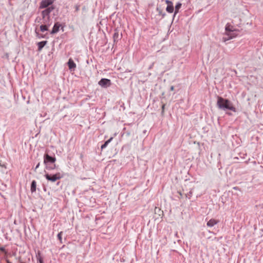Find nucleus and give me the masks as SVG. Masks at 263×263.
I'll list each match as a JSON object with an SVG mask.
<instances>
[{
	"label": "nucleus",
	"instance_id": "obj_26",
	"mask_svg": "<svg viewBox=\"0 0 263 263\" xmlns=\"http://www.w3.org/2000/svg\"><path fill=\"white\" fill-rule=\"evenodd\" d=\"M40 165V163L39 162V163H37V164L36 165V166H35V169H34V171H36V169H37V168H39V167Z\"/></svg>",
	"mask_w": 263,
	"mask_h": 263
},
{
	"label": "nucleus",
	"instance_id": "obj_20",
	"mask_svg": "<svg viewBox=\"0 0 263 263\" xmlns=\"http://www.w3.org/2000/svg\"><path fill=\"white\" fill-rule=\"evenodd\" d=\"M37 260L39 263H43V260L42 257L40 256V253H38V256H37Z\"/></svg>",
	"mask_w": 263,
	"mask_h": 263
},
{
	"label": "nucleus",
	"instance_id": "obj_3",
	"mask_svg": "<svg viewBox=\"0 0 263 263\" xmlns=\"http://www.w3.org/2000/svg\"><path fill=\"white\" fill-rule=\"evenodd\" d=\"M45 178L49 181L52 182H54L57 180L60 179L63 177V176L60 173H57L55 174H49L48 173H46L44 175Z\"/></svg>",
	"mask_w": 263,
	"mask_h": 263
},
{
	"label": "nucleus",
	"instance_id": "obj_27",
	"mask_svg": "<svg viewBox=\"0 0 263 263\" xmlns=\"http://www.w3.org/2000/svg\"><path fill=\"white\" fill-rule=\"evenodd\" d=\"M171 90L173 91L174 90V87L172 86L170 88Z\"/></svg>",
	"mask_w": 263,
	"mask_h": 263
},
{
	"label": "nucleus",
	"instance_id": "obj_12",
	"mask_svg": "<svg viewBox=\"0 0 263 263\" xmlns=\"http://www.w3.org/2000/svg\"><path fill=\"white\" fill-rule=\"evenodd\" d=\"M225 30H226V32H228V31H235V29L234 28L233 26L231 25L230 24L227 23L225 26Z\"/></svg>",
	"mask_w": 263,
	"mask_h": 263
},
{
	"label": "nucleus",
	"instance_id": "obj_23",
	"mask_svg": "<svg viewBox=\"0 0 263 263\" xmlns=\"http://www.w3.org/2000/svg\"><path fill=\"white\" fill-rule=\"evenodd\" d=\"M165 2L166 3V4H167V5H170L173 4V3L169 0H165Z\"/></svg>",
	"mask_w": 263,
	"mask_h": 263
},
{
	"label": "nucleus",
	"instance_id": "obj_16",
	"mask_svg": "<svg viewBox=\"0 0 263 263\" xmlns=\"http://www.w3.org/2000/svg\"><path fill=\"white\" fill-rule=\"evenodd\" d=\"M36 182L35 180H33L31 184L30 191L32 193H34L36 191Z\"/></svg>",
	"mask_w": 263,
	"mask_h": 263
},
{
	"label": "nucleus",
	"instance_id": "obj_19",
	"mask_svg": "<svg viewBox=\"0 0 263 263\" xmlns=\"http://www.w3.org/2000/svg\"><path fill=\"white\" fill-rule=\"evenodd\" d=\"M232 39V37H229L228 36L226 35L225 36L222 37V41L223 42H226L227 41H229L230 40Z\"/></svg>",
	"mask_w": 263,
	"mask_h": 263
},
{
	"label": "nucleus",
	"instance_id": "obj_29",
	"mask_svg": "<svg viewBox=\"0 0 263 263\" xmlns=\"http://www.w3.org/2000/svg\"><path fill=\"white\" fill-rule=\"evenodd\" d=\"M164 108V105H163L162 106V109H163Z\"/></svg>",
	"mask_w": 263,
	"mask_h": 263
},
{
	"label": "nucleus",
	"instance_id": "obj_5",
	"mask_svg": "<svg viewBox=\"0 0 263 263\" xmlns=\"http://www.w3.org/2000/svg\"><path fill=\"white\" fill-rule=\"evenodd\" d=\"M56 161L55 157L50 156L48 154H45L44 156V164H54Z\"/></svg>",
	"mask_w": 263,
	"mask_h": 263
},
{
	"label": "nucleus",
	"instance_id": "obj_1",
	"mask_svg": "<svg viewBox=\"0 0 263 263\" xmlns=\"http://www.w3.org/2000/svg\"><path fill=\"white\" fill-rule=\"evenodd\" d=\"M217 105L219 109L223 110H230L233 112L236 111V108L233 106L232 102L221 97H218Z\"/></svg>",
	"mask_w": 263,
	"mask_h": 263
},
{
	"label": "nucleus",
	"instance_id": "obj_4",
	"mask_svg": "<svg viewBox=\"0 0 263 263\" xmlns=\"http://www.w3.org/2000/svg\"><path fill=\"white\" fill-rule=\"evenodd\" d=\"M55 0H42L40 3L39 9H46L51 6H53L52 4Z\"/></svg>",
	"mask_w": 263,
	"mask_h": 263
},
{
	"label": "nucleus",
	"instance_id": "obj_10",
	"mask_svg": "<svg viewBox=\"0 0 263 263\" xmlns=\"http://www.w3.org/2000/svg\"><path fill=\"white\" fill-rule=\"evenodd\" d=\"M47 43V41H44L42 42H40L37 43V47H38V50L39 51H41L43 48L46 45V44Z\"/></svg>",
	"mask_w": 263,
	"mask_h": 263
},
{
	"label": "nucleus",
	"instance_id": "obj_24",
	"mask_svg": "<svg viewBox=\"0 0 263 263\" xmlns=\"http://www.w3.org/2000/svg\"><path fill=\"white\" fill-rule=\"evenodd\" d=\"M0 250L1 251L6 253V251L5 247H0Z\"/></svg>",
	"mask_w": 263,
	"mask_h": 263
},
{
	"label": "nucleus",
	"instance_id": "obj_7",
	"mask_svg": "<svg viewBox=\"0 0 263 263\" xmlns=\"http://www.w3.org/2000/svg\"><path fill=\"white\" fill-rule=\"evenodd\" d=\"M61 27V24L59 22H56L54 23V26L52 28L51 31L50 32L51 34H55L57 33L60 29V28Z\"/></svg>",
	"mask_w": 263,
	"mask_h": 263
},
{
	"label": "nucleus",
	"instance_id": "obj_9",
	"mask_svg": "<svg viewBox=\"0 0 263 263\" xmlns=\"http://www.w3.org/2000/svg\"><path fill=\"white\" fill-rule=\"evenodd\" d=\"M218 222V221L214 219H211L208 222H207V226L209 227H213L216 224H217Z\"/></svg>",
	"mask_w": 263,
	"mask_h": 263
},
{
	"label": "nucleus",
	"instance_id": "obj_15",
	"mask_svg": "<svg viewBox=\"0 0 263 263\" xmlns=\"http://www.w3.org/2000/svg\"><path fill=\"white\" fill-rule=\"evenodd\" d=\"M45 168L47 170H52L56 168V165L55 163L54 164H45Z\"/></svg>",
	"mask_w": 263,
	"mask_h": 263
},
{
	"label": "nucleus",
	"instance_id": "obj_31",
	"mask_svg": "<svg viewBox=\"0 0 263 263\" xmlns=\"http://www.w3.org/2000/svg\"><path fill=\"white\" fill-rule=\"evenodd\" d=\"M191 194H192V193L190 192L189 193V195H191Z\"/></svg>",
	"mask_w": 263,
	"mask_h": 263
},
{
	"label": "nucleus",
	"instance_id": "obj_28",
	"mask_svg": "<svg viewBox=\"0 0 263 263\" xmlns=\"http://www.w3.org/2000/svg\"><path fill=\"white\" fill-rule=\"evenodd\" d=\"M7 263H11L8 260H7Z\"/></svg>",
	"mask_w": 263,
	"mask_h": 263
},
{
	"label": "nucleus",
	"instance_id": "obj_13",
	"mask_svg": "<svg viewBox=\"0 0 263 263\" xmlns=\"http://www.w3.org/2000/svg\"><path fill=\"white\" fill-rule=\"evenodd\" d=\"M234 31H235L226 32L225 35L229 37L231 36L232 39L237 36V34L235 33Z\"/></svg>",
	"mask_w": 263,
	"mask_h": 263
},
{
	"label": "nucleus",
	"instance_id": "obj_18",
	"mask_svg": "<svg viewBox=\"0 0 263 263\" xmlns=\"http://www.w3.org/2000/svg\"><path fill=\"white\" fill-rule=\"evenodd\" d=\"M113 139V137H110L108 140L105 142V143L102 145L101 148L102 149L106 147L107 145L112 141Z\"/></svg>",
	"mask_w": 263,
	"mask_h": 263
},
{
	"label": "nucleus",
	"instance_id": "obj_30",
	"mask_svg": "<svg viewBox=\"0 0 263 263\" xmlns=\"http://www.w3.org/2000/svg\"><path fill=\"white\" fill-rule=\"evenodd\" d=\"M191 194H192V193L190 192L189 193V195H191Z\"/></svg>",
	"mask_w": 263,
	"mask_h": 263
},
{
	"label": "nucleus",
	"instance_id": "obj_8",
	"mask_svg": "<svg viewBox=\"0 0 263 263\" xmlns=\"http://www.w3.org/2000/svg\"><path fill=\"white\" fill-rule=\"evenodd\" d=\"M52 24L51 23H43L40 26V30L41 32H44L46 31H47L48 30L49 27L51 26Z\"/></svg>",
	"mask_w": 263,
	"mask_h": 263
},
{
	"label": "nucleus",
	"instance_id": "obj_17",
	"mask_svg": "<svg viewBox=\"0 0 263 263\" xmlns=\"http://www.w3.org/2000/svg\"><path fill=\"white\" fill-rule=\"evenodd\" d=\"M174 6H173V4H171L170 5H167L166 8V11L168 13H173L174 11Z\"/></svg>",
	"mask_w": 263,
	"mask_h": 263
},
{
	"label": "nucleus",
	"instance_id": "obj_6",
	"mask_svg": "<svg viewBox=\"0 0 263 263\" xmlns=\"http://www.w3.org/2000/svg\"><path fill=\"white\" fill-rule=\"evenodd\" d=\"M98 84L102 87H107L111 85V81L109 79L102 78L99 82Z\"/></svg>",
	"mask_w": 263,
	"mask_h": 263
},
{
	"label": "nucleus",
	"instance_id": "obj_14",
	"mask_svg": "<svg viewBox=\"0 0 263 263\" xmlns=\"http://www.w3.org/2000/svg\"><path fill=\"white\" fill-rule=\"evenodd\" d=\"M182 4L180 2H178L175 6V12L174 14V17L176 15V14H177L179 12V9L181 7Z\"/></svg>",
	"mask_w": 263,
	"mask_h": 263
},
{
	"label": "nucleus",
	"instance_id": "obj_25",
	"mask_svg": "<svg viewBox=\"0 0 263 263\" xmlns=\"http://www.w3.org/2000/svg\"><path fill=\"white\" fill-rule=\"evenodd\" d=\"M74 8L76 11H78L80 9V6L79 5H76L74 6Z\"/></svg>",
	"mask_w": 263,
	"mask_h": 263
},
{
	"label": "nucleus",
	"instance_id": "obj_22",
	"mask_svg": "<svg viewBox=\"0 0 263 263\" xmlns=\"http://www.w3.org/2000/svg\"><path fill=\"white\" fill-rule=\"evenodd\" d=\"M62 232H60L58 234V238L59 240H60V242L62 243Z\"/></svg>",
	"mask_w": 263,
	"mask_h": 263
},
{
	"label": "nucleus",
	"instance_id": "obj_2",
	"mask_svg": "<svg viewBox=\"0 0 263 263\" xmlns=\"http://www.w3.org/2000/svg\"><path fill=\"white\" fill-rule=\"evenodd\" d=\"M54 9V6H51L48 8L43 9L41 12L43 23H48L49 22L52 23L50 13Z\"/></svg>",
	"mask_w": 263,
	"mask_h": 263
},
{
	"label": "nucleus",
	"instance_id": "obj_21",
	"mask_svg": "<svg viewBox=\"0 0 263 263\" xmlns=\"http://www.w3.org/2000/svg\"><path fill=\"white\" fill-rule=\"evenodd\" d=\"M35 22L43 24L42 17H37L35 20Z\"/></svg>",
	"mask_w": 263,
	"mask_h": 263
},
{
	"label": "nucleus",
	"instance_id": "obj_11",
	"mask_svg": "<svg viewBox=\"0 0 263 263\" xmlns=\"http://www.w3.org/2000/svg\"><path fill=\"white\" fill-rule=\"evenodd\" d=\"M68 65L69 68L70 70L74 69L76 67V64L71 59L69 60L68 62Z\"/></svg>",
	"mask_w": 263,
	"mask_h": 263
}]
</instances>
